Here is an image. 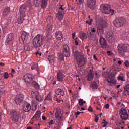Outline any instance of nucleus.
Wrapping results in <instances>:
<instances>
[{"label": "nucleus", "instance_id": "nucleus-22", "mask_svg": "<svg viewBox=\"0 0 129 129\" xmlns=\"http://www.w3.org/2000/svg\"><path fill=\"white\" fill-rule=\"evenodd\" d=\"M96 1L95 0H88V7L91 10H93L94 9V6H95V4Z\"/></svg>", "mask_w": 129, "mask_h": 129}, {"label": "nucleus", "instance_id": "nucleus-31", "mask_svg": "<svg viewBox=\"0 0 129 129\" xmlns=\"http://www.w3.org/2000/svg\"><path fill=\"white\" fill-rule=\"evenodd\" d=\"M48 59L50 64H54V62H55V57L54 55H49Z\"/></svg>", "mask_w": 129, "mask_h": 129}, {"label": "nucleus", "instance_id": "nucleus-3", "mask_svg": "<svg viewBox=\"0 0 129 129\" xmlns=\"http://www.w3.org/2000/svg\"><path fill=\"white\" fill-rule=\"evenodd\" d=\"M44 37L42 35L38 34L32 40V44L34 48H39L43 45Z\"/></svg>", "mask_w": 129, "mask_h": 129}, {"label": "nucleus", "instance_id": "nucleus-14", "mask_svg": "<svg viewBox=\"0 0 129 129\" xmlns=\"http://www.w3.org/2000/svg\"><path fill=\"white\" fill-rule=\"evenodd\" d=\"M120 114L122 119L126 120L128 118V114L125 109L122 108L120 111Z\"/></svg>", "mask_w": 129, "mask_h": 129}, {"label": "nucleus", "instance_id": "nucleus-11", "mask_svg": "<svg viewBox=\"0 0 129 129\" xmlns=\"http://www.w3.org/2000/svg\"><path fill=\"white\" fill-rule=\"evenodd\" d=\"M10 115L12 121H14V122H18V121H19V116L17 111L14 110L10 112Z\"/></svg>", "mask_w": 129, "mask_h": 129}, {"label": "nucleus", "instance_id": "nucleus-45", "mask_svg": "<svg viewBox=\"0 0 129 129\" xmlns=\"http://www.w3.org/2000/svg\"><path fill=\"white\" fill-rule=\"evenodd\" d=\"M77 1H78L77 5H82L84 3V0H76V2H77Z\"/></svg>", "mask_w": 129, "mask_h": 129}, {"label": "nucleus", "instance_id": "nucleus-47", "mask_svg": "<svg viewBox=\"0 0 129 129\" xmlns=\"http://www.w3.org/2000/svg\"><path fill=\"white\" fill-rule=\"evenodd\" d=\"M4 78H5V79H8V78H9V73L7 72L5 73L4 75Z\"/></svg>", "mask_w": 129, "mask_h": 129}, {"label": "nucleus", "instance_id": "nucleus-51", "mask_svg": "<svg viewBox=\"0 0 129 129\" xmlns=\"http://www.w3.org/2000/svg\"><path fill=\"white\" fill-rule=\"evenodd\" d=\"M55 47H60V43H59V42H56L55 43Z\"/></svg>", "mask_w": 129, "mask_h": 129}, {"label": "nucleus", "instance_id": "nucleus-30", "mask_svg": "<svg viewBox=\"0 0 129 129\" xmlns=\"http://www.w3.org/2000/svg\"><path fill=\"white\" fill-rule=\"evenodd\" d=\"M10 7H6L4 9V13L3 14V16L4 17H7V16H8V15H9V14H10Z\"/></svg>", "mask_w": 129, "mask_h": 129}, {"label": "nucleus", "instance_id": "nucleus-33", "mask_svg": "<svg viewBox=\"0 0 129 129\" xmlns=\"http://www.w3.org/2000/svg\"><path fill=\"white\" fill-rule=\"evenodd\" d=\"M38 106V104L36 101H32V109L33 110H36Z\"/></svg>", "mask_w": 129, "mask_h": 129}, {"label": "nucleus", "instance_id": "nucleus-50", "mask_svg": "<svg viewBox=\"0 0 129 129\" xmlns=\"http://www.w3.org/2000/svg\"><path fill=\"white\" fill-rule=\"evenodd\" d=\"M125 66L126 67H129V61L128 60H126L124 63Z\"/></svg>", "mask_w": 129, "mask_h": 129}, {"label": "nucleus", "instance_id": "nucleus-16", "mask_svg": "<svg viewBox=\"0 0 129 129\" xmlns=\"http://www.w3.org/2000/svg\"><path fill=\"white\" fill-rule=\"evenodd\" d=\"M7 45H12L14 43V36L11 33L7 35V38L6 40Z\"/></svg>", "mask_w": 129, "mask_h": 129}, {"label": "nucleus", "instance_id": "nucleus-25", "mask_svg": "<svg viewBox=\"0 0 129 129\" xmlns=\"http://www.w3.org/2000/svg\"><path fill=\"white\" fill-rule=\"evenodd\" d=\"M56 121L57 123H59L62 119V116H61V111H57L55 113Z\"/></svg>", "mask_w": 129, "mask_h": 129}, {"label": "nucleus", "instance_id": "nucleus-54", "mask_svg": "<svg viewBox=\"0 0 129 129\" xmlns=\"http://www.w3.org/2000/svg\"><path fill=\"white\" fill-rule=\"evenodd\" d=\"M88 111H91V112H92L93 111V109H92V107H91V106L89 107Z\"/></svg>", "mask_w": 129, "mask_h": 129}, {"label": "nucleus", "instance_id": "nucleus-15", "mask_svg": "<svg viewBox=\"0 0 129 129\" xmlns=\"http://www.w3.org/2000/svg\"><path fill=\"white\" fill-rule=\"evenodd\" d=\"M63 53L64 57H70V51L67 44L63 45Z\"/></svg>", "mask_w": 129, "mask_h": 129}, {"label": "nucleus", "instance_id": "nucleus-21", "mask_svg": "<svg viewBox=\"0 0 129 129\" xmlns=\"http://www.w3.org/2000/svg\"><path fill=\"white\" fill-rule=\"evenodd\" d=\"M23 110L25 112H29L31 110V105L27 102H26L23 105Z\"/></svg>", "mask_w": 129, "mask_h": 129}, {"label": "nucleus", "instance_id": "nucleus-20", "mask_svg": "<svg viewBox=\"0 0 129 129\" xmlns=\"http://www.w3.org/2000/svg\"><path fill=\"white\" fill-rule=\"evenodd\" d=\"M24 80L25 82H27V83H30L32 80H33V77H32L31 75L29 74H26L24 76Z\"/></svg>", "mask_w": 129, "mask_h": 129}, {"label": "nucleus", "instance_id": "nucleus-27", "mask_svg": "<svg viewBox=\"0 0 129 129\" xmlns=\"http://www.w3.org/2000/svg\"><path fill=\"white\" fill-rule=\"evenodd\" d=\"M56 18L59 21H62L63 20V18H64V14L62 13V11L59 10L56 14Z\"/></svg>", "mask_w": 129, "mask_h": 129}, {"label": "nucleus", "instance_id": "nucleus-40", "mask_svg": "<svg viewBox=\"0 0 129 129\" xmlns=\"http://www.w3.org/2000/svg\"><path fill=\"white\" fill-rule=\"evenodd\" d=\"M24 50L25 51H30L31 50V47H30V45H26L24 46Z\"/></svg>", "mask_w": 129, "mask_h": 129}, {"label": "nucleus", "instance_id": "nucleus-32", "mask_svg": "<svg viewBox=\"0 0 129 129\" xmlns=\"http://www.w3.org/2000/svg\"><path fill=\"white\" fill-rule=\"evenodd\" d=\"M117 79L120 81H125V78H124V75L123 74L119 75Z\"/></svg>", "mask_w": 129, "mask_h": 129}, {"label": "nucleus", "instance_id": "nucleus-4", "mask_svg": "<svg viewBox=\"0 0 129 129\" xmlns=\"http://www.w3.org/2000/svg\"><path fill=\"white\" fill-rule=\"evenodd\" d=\"M100 8L101 11L104 14H110L111 16H112L114 13V10L110 9V5L107 4H102Z\"/></svg>", "mask_w": 129, "mask_h": 129}, {"label": "nucleus", "instance_id": "nucleus-34", "mask_svg": "<svg viewBox=\"0 0 129 129\" xmlns=\"http://www.w3.org/2000/svg\"><path fill=\"white\" fill-rule=\"evenodd\" d=\"M31 84H32V85H33V86H34L35 88L36 89H39V88H40V86L39 84H38L35 81L32 82Z\"/></svg>", "mask_w": 129, "mask_h": 129}, {"label": "nucleus", "instance_id": "nucleus-44", "mask_svg": "<svg viewBox=\"0 0 129 129\" xmlns=\"http://www.w3.org/2000/svg\"><path fill=\"white\" fill-rule=\"evenodd\" d=\"M92 22H93V20L90 19V21H89L88 20H87L86 21V23L88 24V25L90 26L91 25H92Z\"/></svg>", "mask_w": 129, "mask_h": 129}, {"label": "nucleus", "instance_id": "nucleus-17", "mask_svg": "<svg viewBox=\"0 0 129 129\" xmlns=\"http://www.w3.org/2000/svg\"><path fill=\"white\" fill-rule=\"evenodd\" d=\"M99 42L103 49H107V48H108V45L106 43V40L104 38L102 37V36L100 37Z\"/></svg>", "mask_w": 129, "mask_h": 129}, {"label": "nucleus", "instance_id": "nucleus-28", "mask_svg": "<svg viewBox=\"0 0 129 129\" xmlns=\"http://www.w3.org/2000/svg\"><path fill=\"white\" fill-rule=\"evenodd\" d=\"M55 93L57 95H61V96H64V95H65V92L61 89H56Z\"/></svg>", "mask_w": 129, "mask_h": 129}, {"label": "nucleus", "instance_id": "nucleus-24", "mask_svg": "<svg viewBox=\"0 0 129 129\" xmlns=\"http://www.w3.org/2000/svg\"><path fill=\"white\" fill-rule=\"evenodd\" d=\"M94 74L95 73L93 70H90L87 75V80H89V81L93 80V77H94Z\"/></svg>", "mask_w": 129, "mask_h": 129}, {"label": "nucleus", "instance_id": "nucleus-56", "mask_svg": "<svg viewBox=\"0 0 129 129\" xmlns=\"http://www.w3.org/2000/svg\"><path fill=\"white\" fill-rule=\"evenodd\" d=\"M105 107L106 108V109H108V108H109V104H106L105 105Z\"/></svg>", "mask_w": 129, "mask_h": 129}, {"label": "nucleus", "instance_id": "nucleus-62", "mask_svg": "<svg viewBox=\"0 0 129 129\" xmlns=\"http://www.w3.org/2000/svg\"><path fill=\"white\" fill-rule=\"evenodd\" d=\"M93 58H94V60H97V58H96V55H94Z\"/></svg>", "mask_w": 129, "mask_h": 129}, {"label": "nucleus", "instance_id": "nucleus-5", "mask_svg": "<svg viewBox=\"0 0 129 129\" xmlns=\"http://www.w3.org/2000/svg\"><path fill=\"white\" fill-rule=\"evenodd\" d=\"M26 11H27V7L26 5H23L20 7V19H19L17 21L18 23L21 25V24H23V22H24V18H25L26 16Z\"/></svg>", "mask_w": 129, "mask_h": 129}, {"label": "nucleus", "instance_id": "nucleus-55", "mask_svg": "<svg viewBox=\"0 0 129 129\" xmlns=\"http://www.w3.org/2000/svg\"><path fill=\"white\" fill-rule=\"evenodd\" d=\"M75 44L76 46H78V41H77V38H76V39H75Z\"/></svg>", "mask_w": 129, "mask_h": 129}, {"label": "nucleus", "instance_id": "nucleus-64", "mask_svg": "<svg viewBox=\"0 0 129 129\" xmlns=\"http://www.w3.org/2000/svg\"><path fill=\"white\" fill-rule=\"evenodd\" d=\"M46 118L44 116H42V119H43V120H46Z\"/></svg>", "mask_w": 129, "mask_h": 129}, {"label": "nucleus", "instance_id": "nucleus-18", "mask_svg": "<svg viewBox=\"0 0 129 129\" xmlns=\"http://www.w3.org/2000/svg\"><path fill=\"white\" fill-rule=\"evenodd\" d=\"M65 77V75L62 71H59L57 74V78L58 81H63Z\"/></svg>", "mask_w": 129, "mask_h": 129}, {"label": "nucleus", "instance_id": "nucleus-9", "mask_svg": "<svg viewBox=\"0 0 129 129\" xmlns=\"http://www.w3.org/2000/svg\"><path fill=\"white\" fill-rule=\"evenodd\" d=\"M31 97L32 98H36V100L38 101V102H42L44 98L41 96L39 92L37 91H33L31 92Z\"/></svg>", "mask_w": 129, "mask_h": 129}, {"label": "nucleus", "instance_id": "nucleus-35", "mask_svg": "<svg viewBox=\"0 0 129 129\" xmlns=\"http://www.w3.org/2000/svg\"><path fill=\"white\" fill-rule=\"evenodd\" d=\"M45 101H49L50 102H51L52 101V96H51V94H49L45 98Z\"/></svg>", "mask_w": 129, "mask_h": 129}, {"label": "nucleus", "instance_id": "nucleus-37", "mask_svg": "<svg viewBox=\"0 0 129 129\" xmlns=\"http://www.w3.org/2000/svg\"><path fill=\"white\" fill-rule=\"evenodd\" d=\"M96 30L94 28H92L91 32H90V35L91 37H93L95 35Z\"/></svg>", "mask_w": 129, "mask_h": 129}, {"label": "nucleus", "instance_id": "nucleus-23", "mask_svg": "<svg viewBox=\"0 0 129 129\" xmlns=\"http://www.w3.org/2000/svg\"><path fill=\"white\" fill-rule=\"evenodd\" d=\"M56 38L58 41H60V42H63V34L61 31H57L55 33Z\"/></svg>", "mask_w": 129, "mask_h": 129}, {"label": "nucleus", "instance_id": "nucleus-29", "mask_svg": "<svg viewBox=\"0 0 129 129\" xmlns=\"http://www.w3.org/2000/svg\"><path fill=\"white\" fill-rule=\"evenodd\" d=\"M48 6V0H41V7L42 9H46Z\"/></svg>", "mask_w": 129, "mask_h": 129}, {"label": "nucleus", "instance_id": "nucleus-53", "mask_svg": "<svg viewBox=\"0 0 129 129\" xmlns=\"http://www.w3.org/2000/svg\"><path fill=\"white\" fill-rule=\"evenodd\" d=\"M52 124H54V121L53 120H51L49 122V125H52Z\"/></svg>", "mask_w": 129, "mask_h": 129}, {"label": "nucleus", "instance_id": "nucleus-61", "mask_svg": "<svg viewBox=\"0 0 129 129\" xmlns=\"http://www.w3.org/2000/svg\"><path fill=\"white\" fill-rule=\"evenodd\" d=\"M95 122H97V121H98V117H96L95 118Z\"/></svg>", "mask_w": 129, "mask_h": 129}, {"label": "nucleus", "instance_id": "nucleus-52", "mask_svg": "<svg viewBox=\"0 0 129 129\" xmlns=\"http://www.w3.org/2000/svg\"><path fill=\"white\" fill-rule=\"evenodd\" d=\"M107 53L109 55V56H112V55H113V53H112V52L110 51H108Z\"/></svg>", "mask_w": 129, "mask_h": 129}, {"label": "nucleus", "instance_id": "nucleus-19", "mask_svg": "<svg viewBox=\"0 0 129 129\" xmlns=\"http://www.w3.org/2000/svg\"><path fill=\"white\" fill-rule=\"evenodd\" d=\"M23 99H24L23 95L21 94L17 95L15 97V103L16 104H21L23 102Z\"/></svg>", "mask_w": 129, "mask_h": 129}, {"label": "nucleus", "instance_id": "nucleus-8", "mask_svg": "<svg viewBox=\"0 0 129 129\" xmlns=\"http://www.w3.org/2000/svg\"><path fill=\"white\" fill-rule=\"evenodd\" d=\"M113 23L117 28H120L125 24V19L123 18H117L114 21Z\"/></svg>", "mask_w": 129, "mask_h": 129}, {"label": "nucleus", "instance_id": "nucleus-59", "mask_svg": "<svg viewBox=\"0 0 129 129\" xmlns=\"http://www.w3.org/2000/svg\"><path fill=\"white\" fill-rule=\"evenodd\" d=\"M80 113H81L80 112L78 111L77 112L75 113V114L76 115H79V114H80Z\"/></svg>", "mask_w": 129, "mask_h": 129}, {"label": "nucleus", "instance_id": "nucleus-41", "mask_svg": "<svg viewBox=\"0 0 129 129\" xmlns=\"http://www.w3.org/2000/svg\"><path fill=\"white\" fill-rule=\"evenodd\" d=\"M92 87L94 89H96L98 87L97 83L95 82V81L93 82L92 83Z\"/></svg>", "mask_w": 129, "mask_h": 129}, {"label": "nucleus", "instance_id": "nucleus-43", "mask_svg": "<svg viewBox=\"0 0 129 129\" xmlns=\"http://www.w3.org/2000/svg\"><path fill=\"white\" fill-rule=\"evenodd\" d=\"M2 29H7V28H8V23H4V24H3L2 23Z\"/></svg>", "mask_w": 129, "mask_h": 129}, {"label": "nucleus", "instance_id": "nucleus-57", "mask_svg": "<svg viewBox=\"0 0 129 129\" xmlns=\"http://www.w3.org/2000/svg\"><path fill=\"white\" fill-rule=\"evenodd\" d=\"M63 6H64V5H61V6H60V7L59 8V9H60L61 10H62V11H65V8H63Z\"/></svg>", "mask_w": 129, "mask_h": 129}, {"label": "nucleus", "instance_id": "nucleus-49", "mask_svg": "<svg viewBox=\"0 0 129 129\" xmlns=\"http://www.w3.org/2000/svg\"><path fill=\"white\" fill-rule=\"evenodd\" d=\"M79 104L81 106L83 105V99H80V100H79Z\"/></svg>", "mask_w": 129, "mask_h": 129}, {"label": "nucleus", "instance_id": "nucleus-60", "mask_svg": "<svg viewBox=\"0 0 129 129\" xmlns=\"http://www.w3.org/2000/svg\"><path fill=\"white\" fill-rule=\"evenodd\" d=\"M75 35H76V34L75 33H74L72 34L73 39H74V38L75 37Z\"/></svg>", "mask_w": 129, "mask_h": 129}, {"label": "nucleus", "instance_id": "nucleus-6", "mask_svg": "<svg viewBox=\"0 0 129 129\" xmlns=\"http://www.w3.org/2000/svg\"><path fill=\"white\" fill-rule=\"evenodd\" d=\"M117 50L119 54L127 53L129 52V45L127 44H118Z\"/></svg>", "mask_w": 129, "mask_h": 129}, {"label": "nucleus", "instance_id": "nucleus-42", "mask_svg": "<svg viewBox=\"0 0 129 129\" xmlns=\"http://www.w3.org/2000/svg\"><path fill=\"white\" fill-rule=\"evenodd\" d=\"M38 68V64L37 63H33L31 66V69H37Z\"/></svg>", "mask_w": 129, "mask_h": 129}, {"label": "nucleus", "instance_id": "nucleus-46", "mask_svg": "<svg viewBox=\"0 0 129 129\" xmlns=\"http://www.w3.org/2000/svg\"><path fill=\"white\" fill-rule=\"evenodd\" d=\"M59 58H60L61 61L64 60V55H63V54L60 53L59 55Z\"/></svg>", "mask_w": 129, "mask_h": 129}, {"label": "nucleus", "instance_id": "nucleus-48", "mask_svg": "<svg viewBox=\"0 0 129 129\" xmlns=\"http://www.w3.org/2000/svg\"><path fill=\"white\" fill-rule=\"evenodd\" d=\"M80 36L81 39H85V37L86 38V34L85 33H81Z\"/></svg>", "mask_w": 129, "mask_h": 129}, {"label": "nucleus", "instance_id": "nucleus-2", "mask_svg": "<svg viewBox=\"0 0 129 129\" xmlns=\"http://www.w3.org/2000/svg\"><path fill=\"white\" fill-rule=\"evenodd\" d=\"M120 71V69L119 68H114L111 70V73L107 74L108 76H106L105 80L107 81L109 83H111L112 84H114L116 83V80L113 77V75H115L117 72H119Z\"/></svg>", "mask_w": 129, "mask_h": 129}, {"label": "nucleus", "instance_id": "nucleus-26", "mask_svg": "<svg viewBox=\"0 0 129 129\" xmlns=\"http://www.w3.org/2000/svg\"><path fill=\"white\" fill-rule=\"evenodd\" d=\"M53 25L51 24H48L46 28L44 30V32L46 33H48V34H49V33H51L52 31L53 30Z\"/></svg>", "mask_w": 129, "mask_h": 129}, {"label": "nucleus", "instance_id": "nucleus-63", "mask_svg": "<svg viewBox=\"0 0 129 129\" xmlns=\"http://www.w3.org/2000/svg\"><path fill=\"white\" fill-rule=\"evenodd\" d=\"M0 66H5V64L3 62H0Z\"/></svg>", "mask_w": 129, "mask_h": 129}, {"label": "nucleus", "instance_id": "nucleus-10", "mask_svg": "<svg viewBox=\"0 0 129 129\" xmlns=\"http://www.w3.org/2000/svg\"><path fill=\"white\" fill-rule=\"evenodd\" d=\"M29 33L26 32V31H23L21 34V36L20 38L19 41L21 44H24L26 41H28L29 39Z\"/></svg>", "mask_w": 129, "mask_h": 129}, {"label": "nucleus", "instance_id": "nucleus-7", "mask_svg": "<svg viewBox=\"0 0 129 129\" xmlns=\"http://www.w3.org/2000/svg\"><path fill=\"white\" fill-rule=\"evenodd\" d=\"M106 28V24L105 23H100L97 28V32L98 33V36L100 37H102V35L104 34V29Z\"/></svg>", "mask_w": 129, "mask_h": 129}, {"label": "nucleus", "instance_id": "nucleus-13", "mask_svg": "<svg viewBox=\"0 0 129 129\" xmlns=\"http://www.w3.org/2000/svg\"><path fill=\"white\" fill-rule=\"evenodd\" d=\"M106 38L107 41L110 43H112L115 39V36L113 35V32L111 31H109L107 33Z\"/></svg>", "mask_w": 129, "mask_h": 129}, {"label": "nucleus", "instance_id": "nucleus-39", "mask_svg": "<svg viewBox=\"0 0 129 129\" xmlns=\"http://www.w3.org/2000/svg\"><path fill=\"white\" fill-rule=\"evenodd\" d=\"M124 92L125 93H128L129 92V84H128L127 85H126L125 86L124 88Z\"/></svg>", "mask_w": 129, "mask_h": 129}, {"label": "nucleus", "instance_id": "nucleus-38", "mask_svg": "<svg viewBox=\"0 0 129 129\" xmlns=\"http://www.w3.org/2000/svg\"><path fill=\"white\" fill-rule=\"evenodd\" d=\"M41 4V0H34V4L36 7H39Z\"/></svg>", "mask_w": 129, "mask_h": 129}, {"label": "nucleus", "instance_id": "nucleus-36", "mask_svg": "<svg viewBox=\"0 0 129 129\" xmlns=\"http://www.w3.org/2000/svg\"><path fill=\"white\" fill-rule=\"evenodd\" d=\"M4 95H5V88H0V97L4 96Z\"/></svg>", "mask_w": 129, "mask_h": 129}, {"label": "nucleus", "instance_id": "nucleus-58", "mask_svg": "<svg viewBox=\"0 0 129 129\" xmlns=\"http://www.w3.org/2000/svg\"><path fill=\"white\" fill-rule=\"evenodd\" d=\"M38 55H39V56H42V53H41V52H39V51H37L36 52V56H38Z\"/></svg>", "mask_w": 129, "mask_h": 129}, {"label": "nucleus", "instance_id": "nucleus-1", "mask_svg": "<svg viewBox=\"0 0 129 129\" xmlns=\"http://www.w3.org/2000/svg\"><path fill=\"white\" fill-rule=\"evenodd\" d=\"M73 52L74 58L76 59L77 61V64H78L80 67H83V66L85 65V63H86V60L84 58V57L76 49L73 48Z\"/></svg>", "mask_w": 129, "mask_h": 129}, {"label": "nucleus", "instance_id": "nucleus-12", "mask_svg": "<svg viewBox=\"0 0 129 129\" xmlns=\"http://www.w3.org/2000/svg\"><path fill=\"white\" fill-rule=\"evenodd\" d=\"M32 122H31V124H33L34 122H40L41 121V112L37 111L35 113V114L33 117L32 119Z\"/></svg>", "mask_w": 129, "mask_h": 129}]
</instances>
